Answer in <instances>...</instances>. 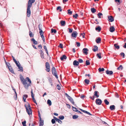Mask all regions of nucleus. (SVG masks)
Instances as JSON below:
<instances>
[{"label": "nucleus", "mask_w": 126, "mask_h": 126, "mask_svg": "<svg viewBox=\"0 0 126 126\" xmlns=\"http://www.w3.org/2000/svg\"><path fill=\"white\" fill-rule=\"evenodd\" d=\"M20 78L24 88L26 89H28L29 87L31 86V80L28 77H27L25 79L22 75H20Z\"/></svg>", "instance_id": "1"}, {"label": "nucleus", "mask_w": 126, "mask_h": 126, "mask_svg": "<svg viewBox=\"0 0 126 126\" xmlns=\"http://www.w3.org/2000/svg\"><path fill=\"white\" fill-rule=\"evenodd\" d=\"M25 106L26 109V111L28 115H30L32 114V110L30 104L28 103L27 105H25Z\"/></svg>", "instance_id": "2"}, {"label": "nucleus", "mask_w": 126, "mask_h": 126, "mask_svg": "<svg viewBox=\"0 0 126 126\" xmlns=\"http://www.w3.org/2000/svg\"><path fill=\"white\" fill-rule=\"evenodd\" d=\"M51 71L53 74L55 76L57 79H58V77L56 69L54 67H52L51 69Z\"/></svg>", "instance_id": "3"}, {"label": "nucleus", "mask_w": 126, "mask_h": 126, "mask_svg": "<svg viewBox=\"0 0 126 126\" xmlns=\"http://www.w3.org/2000/svg\"><path fill=\"white\" fill-rule=\"evenodd\" d=\"M45 67L46 68L45 69L46 71L47 72H49L50 70V65L48 62H47L46 63Z\"/></svg>", "instance_id": "4"}, {"label": "nucleus", "mask_w": 126, "mask_h": 126, "mask_svg": "<svg viewBox=\"0 0 126 126\" xmlns=\"http://www.w3.org/2000/svg\"><path fill=\"white\" fill-rule=\"evenodd\" d=\"M31 6H29L28 5L27 9V16L28 17H29L31 15V11L30 8L31 7Z\"/></svg>", "instance_id": "5"}, {"label": "nucleus", "mask_w": 126, "mask_h": 126, "mask_svg": "<svg viewBox=\"0 0 126 126\" xmlns=\"http://www.w3.org/2000/svg\"><path fill=\"white\" fill-rule=\"evenodd\" d=\"M31 96L32 98V100L37 105V103L36 101L34 98V94H33V90L32 89L31 91Z\"/></svg>", "instance_id": "6"}, {"label": "nucleus", "mask_w": 126, "mask_h": 126, "mask_svg": "<svg viewBox=\"0 0 126 126\" xmlns=\"http://www.w3.org/2000/svg\"><path fill=\"white\" fill-rule=\"evenodd\" d=\"M65 95H66L67 97V98L69 100L70 102H71L74 105L75 103L73 98L72 97H71L68 94L66 93L65 94Z\"/></svg>", "instance_id": "7"}, {"label": "nucleus", "mask_w": 126, "mask_h": 126, "mask_svg": "<svg viewBox=\"0 0 126 126\" xmlns=\"http://www.w3.org/2000/svg\"><path fill=\"white\" fill-rule=\"evenodd\" d=\"M41 26H42L40 25H39L38 26V28L40 30L39 33L41 36L44 35V32L42 31V30L41 29Z\"/></svg>", "instance_id": "8"}, {"label": "nucleus", "mask_w": 126, "mask_h": 126, "mask_svg": "<svg viewBox=\"0 0 126 126\" xmlns=\"http://www.w3.org/2000/svg\"><path fill=\"white\" fill-rule=\"evenodd\" d=\"M35 0H29L28 4V5L32 6V4L34 2Z\"/></svg>", "instance_id": "9"}, {"label": "nucleus", "mask_w": 126, "mask_h": 126, "mask_svg": "<svg viewBox=\"0 0 126 126\" xmlns=\"http://www.w3.org/2000/svg\"><path fill=\"white\" fill-rule=\"evenodd\" d=\"M95 102L97 105H100L102 104V101L99 99H97L96 100Z\"/></svg>", "instance_id": "10"}, {"label": "nucleus", "mask_w": 126, "mask_h": 126, "mask_svg": "<svg viewBox=\"0 0 126 126\" xmlns=\"http://www.w3.org/2000/svg\"><path fill=\"white\" fill-rule=\"evenodd\" d=\"M78 33L76 31H74L72 33L71 36L72 37L76 38L77 36Z\"/></svg>", "instance_id": "11"}, {"label": "nucleus", "mask_w": 126, "mask_h": 126, "mask_svg": "<svg viewBox=\"0 0 126 126\" xmlns=\"http://www.w3.org/2000/svg\"><path fill=\"white\" fill-rule=\"evenodd\" d=\"M39 126H43L44 124V121L43 120H41V118L40 117V118H39Z\"/></svg>", "instance_id": "12"}, {"label": "nucleus", "mask_w": 126, "mask_h": 126, "mask_svg": "<svg viewBox=\"0 0 126 126\" xmlns=\"http://www.w3.org/2000/svg\"><path fill=\"white\" fill-rule=\"evenodd\" d=\"M106 74L107 75H111L113 74V72L112 71H109L108 70H107L106 71Z\"/></svg>", "instance_id": "13"}, {"label": "nucleus", "mask_w": 126, "mask_h": 126, "mask_svg": "<svg viewBox=\"0 0 126 126\" xmlns=\"http://www.w3.org/2000/svg\"><path fill=\"white\" fill-rule=\"evenodd\" d=\"M108 18L109 19V22H112L114 20L113 18L111 16H108Z\"/></svg>", "instance_id": "14"}, {"label": "nucleus", "mask_w": 126, "mask_h": 126, "mask_svg": "<svg viewBox=\"0 0 126 126\" xmlns=\"http://www.w3.org/2000/svg\"><path fill=\"white\" fill-rule=\"evenodd\" d=\"M88 50H89L87 48H84L83 49V52L85 55H87L88 54L87 51H88Z\"/></svg>", "instance_id": "15"}, {"label": "nucleus", "mask_w": 126, "mask_h": 126, "mask_svg": "<svg viewBox=\"0 0 126 126\" xmlns=\"http://www.w3.org/2000/svg\"><path fill=\"white\" fill-rule=\"evenodd\" d=\"M39 51L40 52V56L42 59H44V53H43V52L42 50H40Z\"/></svg>", "instance_id": "16"}, {"label": "nucleus", "mask_w": 126, "mask_h": 126, "mask_svg": "<svg viewBox=\"0 0 126 126\" xmlns=\"http://www.w3.org/2000/svg\"><path fill=\"white\" fill-rule=\"evenodd\" d=\"M79 110H80L81 111L85 113H87L89 115H92L89 112L85 110H83L81 109H79Z\"/></svg>", "instance_id": "17"}, {"label": "nucleus", "mask_w": 126, "mask_h": 126, "mask_svg": "<svg viewBox=\"0 0 126 126\" xmlns=\"http://www.w3.org/2000/svg\"><path fill=\"white\" fill-rule=\"evenodd\" d=\"M115 30L114 27L113 26H112L110 28V31L111 32H113Z\"/></svg>", "instance_id": "18"}, {"label": "nucleus", "mask_w": 126, "mask_h": 126, "mask_svg": "<svg viewBox=\"0 0 126 126\" xmlns=\"http://www.w3.org/2000/svg\"><path fill=\"white\" fill-rule=\"evenodd\" d=\"M54 118L55 119V120L56 121L58 122L60 124H61L62 123V122L59 119H58L55 117H54Z\"/></svg>", "instance_id": "19"}, {"label": "nucleus", "mask_w": 126, "mask_h": 126, "mask_svg": "<svg viewBox=\"0 0 126 126\" xmlns=\"http://www.w3.org/2000/svg\"><path fill=\"white\" fill-rule=\"evenodd\" d=\"M96 43H100L101 41V38L100 37H98L97 39H96Z\"/></svg>", "instance_id": "20"}, {"label": "nucleus", "mask_w": 126, "mask_h": 126, "mask_svg": "<svg viewBox=\"0 0 126 126\" xmlns=\"http://www.w3.org/2000/svg\"><path fill=\"white\" fill-rule=\"evenodd\" d=\"M98 93H99L97 91H95L94 92V96L96 98L98 97L99 96V94H98Z\"/></svg>", "instance_id": "21"}, {"label": "nucleus", "mask_w": 126, "mask_h": 126, "mask_svg": "<svg viewBox=\"0 0 126 126\" xmlns=\"http://www.w3.org/2000/svg\"><path fill=\"white\" fill-rule=\"evenodd\" d=\"M28 95L27 94H24L23 96V99L24 102H26V98L28 97Z\"/></svg>", "instance_id": "22"}, {"label": "nucleus", "mask_w": 126, "mask_h": 126, "mask_svg": "<svg viewBox=\"0 0 126 126\" xmlns=\"http://www.w3.org/2000/svg\"><path fill=\"white\" fill-rule=\"evenodd\" d=\"M79 63L76 60H75L73 62V64L74 65L77 66L79 65Z\"/></svg>", "instance_id": "23"}, {"label": "nucleus", "mask_w": 126, "mask_h": 126, "mask_svg": "<svg viewBox=\"0 0 126 126\" xmlns=\"http://www.w3.org/2000/svg\"><path fill=\"white\" fill-rule=\"evenodd\" d=\"M67 58L66 56L65 55H63L60 58L61 60L63 61L64 59H66Z\"/></svg>", "instance_id": "24"}, {"label": "nucleus", "mask_w": 126, "mask_h": 126, "mask_svg": "<svg viewBox=\"0 0 126 126\" xmlns=\"http://www.w3.org/2000/svg\"><path fill=\"white\" fill-rule=\"evenodd\" d=\"M8 68L10 71L11 73H13V70L12 69V67H11V66H9L8 65Z\"/></svg>", "instance_id": "25"}, {"label": "nucleus", "mask_w": 126, "mask_h": 126, "mask_svg": "<svg viewBox=\"0 0 126 126\" xmlns=\"http://www.w3.org/2000/svg\"><path fill=\"white\" fill-rule=\"evenodd\" d=\"M110 109L111 110H113L115 109V106L114 105H111L110 107Z\"/></svg>", "instance_id": "26"}, {"label": "nucleus", "mask_w": 126, "mask_h": 126, "mask_svg": "<svg viewBox=\"0 0 126 126\" xmlns=\"http://www.w3.org/2000/svg\"><path fill=\"white\" fill-rule=\"evenodd\" d=\"M18 67V68L19 69L18 71H21L23 72V68L22 67H21L20 66V65H19V66H17Z\"/></svg>", "instance_id": "27"}, {"label": "nucleus", "mask_w": 126, "mask_h": 126, "mask_svg": "<svg viewBox=\"0 0 126 126\" xmlns=\"http://www.w3.org/2000/svg\"><path fill=\"white\" fill-rule=\"evenodd\" d=\"M31 40L32 41L33 44L35 45H37L38 44L37 41H35L34 38H32L31 39Z\"/></svg>", "instance_id": "28"}, {"label": "nucleus", "mask_w": 126, "mask_h": 126, "mask_svg": "<svg viewBox=\"0 0 126 126\" xmlns=\"http://www.w3.org/2000/svg\"><path fill=\"white\" fill-rule=\"evenodd\" d=\"M98 50V47L97 46H94V48L93 49V50L94 52H96Z\"/></svg>", "instance_id": "29"}, {"label": "nucleus", "mask_w": 126, "mask_h": 126, "mask_svg": "<svg viewBox=\"0 0 126 126\" xmlns=\"http://www.w3.org/2000/svg\"><path fill=\"white\" fill-rule=\"evenodd\" d=\"M60 23L62 26H63L65 25V22L64 21L62 20L60 22Z\"/></svg>", "instance_id": "30"}, {"label": "nucleus", "mask_w": 126, "mask_h": 126, "mask_svg": "<svg viewBox=\"0 0 126 126\" xmlns=\"http://www.w3.org/2000/svg\"><path fill=\"white\" fill-rule=\"evenodd\" d=\"M91 11L93 13H95L96 11V10L94 8H92L91 9Z\"/></svg>", "instance_id": "31"}, {"label": "nucleus", "mask_w": 126, "mask_h": 126, "mask_svg": "<svg viewBox=\"0 0 126 126\" xmlns=\"http://www.w3.org/2000/svg\"><path fill=\"white\" fill-rule=\"evenodd\" d=\"M95 29L96 30H98V32H100L101 30V28L100 27L98 26V27L96 28Z\"/></svg>", "instance_id": "32"}, {"label": "nucleus", "mask_w": 126, "mask_h": 126, "mask_svg": "<svg viewBox=\"0 0 126 126\" xmlns=\"http://www.w3.org/2000/svg\"><path fill=\"white\" fill-rule=\"evenodd\" d=\"M90 64L89 60H87L86 61V65L87 66L89 65Z\"/></svg>", "instance_id": "33"}, {"label": "nucleus", "mask_w": 126, "mask_h": 126, "mask_svg": "<svg viewBox=\"0 0 126 126\" xmlns=\"http://www.w3.org/2000/svg\"><path fill=\"white\" fill-rule=\"evenodd\" d=\"M104 102L105 104L106 105H108L109 104V102L106 99L104 100Z\"/></svg>", "instance_id": "34"}, {"label": "nucleus", "mask_w": 126, "mask_h": 126, "mask_svg": "<svg viewBox=\"0 0 126 126\" xmlns=\"http://www.w3.org/2000/svg\"><path fill=\"white\" fill-rule=\"evenodd\" d=\"M14 61L15 63L17 66H19L20 64L19 62H17L16 60Z\"/></svg>", "instance_id": "35"}, {"label": "nucleus", "mask_w": 126, "mask_h": 126, "mask_svg": "<svg viewBox=\"0 0 126 126\" xmlns=\"http://www.w3.org/2000/svg\"><path fill=\"white\" fill-rule=\"evenodd\" d=\"M29 35L31 37H33L34 34L32 33V32L31 31H30L29 32Z\"/></svg>", "instance_id": "36"}, {"label": "nucleus", "mask_w": 126, "mask_h": 126, "mask_svg": "<svg viewBox=\"0 0 126 126\" xmlns=\"http://www.w3.org/2000/svg\"><path fill=\"white\" fill-rule=\"evenodd\" d=\"M98 71L99 72H103L104 70V68H99L98 69Z\"/></svg>", "instance_id": "37"}, {"label": "nucleus", "mask_w": 126, "mask_h": 126, "mask_svg": "<svg viewBox=\"0 0 126 126\" xmlns=\"http://www.w3.org/2000/svg\"><path fill=\"white\" fill-rule=\"evenodd\" d=\"M84 81L87 84H88L90 82V81L89 80H88L87 79H85Z\"/></svg>", "instance_id": "38"}, {"label": "nucleus", "mask_w": 126, "mask_h": 126, "mask_svg": "<svg viewBox=\"0 0 126 126\" xmlns=\"http://www.w3.org/2000/svg\"><path fill=\"white\" fill-rule=\"evenodd\" d=\"M114 46L115 47V48H117V49H118L120 48V47L119 46L117 45V44H115L114 45Z\"/></svg>", "instance_id": "39"}, {"label": "nucleus", "mask_w": 126, "mask_h": 126, "mask_svg": "<svg viewBox=\"0 0 126 126\" xmlns=\"http://www.w3.org/2000/svg\"><path fill=\"white\" fill-rule=\"evenodd\" d=\"M97 15L98 16V17L99 18H101V16H102V14L101 13H99L97 14Z\"/></svg>", "instance_id": "40"}, {"label": "nucleus", "mask_w": 126, "mask_h": 126, "mask_svg": "<svg viewBox=\"0 0 126 126\" xmlns=\"http://www.w3.org/2000/svg\"><path fill=\"white\" fill-rule=\"evenodd\" d=\"M67 14L70 15H71L72 14V12L70 11V9H68L67 10Z\"/></svg>", "instance_id": "41"}, {"label": "nucleus", "mask_w": 126, "mask_h": 126, "mask_svg": "<svg viewBox=\"0 0 126 126\" xmlns=\"http://www.w3.org/2000/svg\"><path fill=\"white\" fill-rule=\"evenodd\" d=\"M47 103L49 106H50L51 105V102L50 100L48 99L47 100Z\"/></svg>", "instance_id": "42"}, {"label": "nucleus", "mask_w": 126, "mask_h": 126, "mask_svg": "<svg viewBox=\"0 0 126 126\" xmlns=\"http://www.w3.org/2000/svg\"><path fill=\"white\" fill-rule=\"evenodd\" d=\"M101 53H97L96 54L97 57L99 59H101Z\"/></svg>", "instance_id": "43"}, {"label": "nucleus", "mask_w": 126, "mask_h": 126, "mask_svg": "<svg viewBox=\"0 0 126 126\" xmlns=\"http://www.w3.org/2000/svg\"><path fill=\"white\" fill-rule=\"evenodd\" d=\"M57 31L56 29H51V32L52 33L54 32V33H56V32Z\"/></svg>", "instance_id": "44"}, {"label": "nucleus", "mask_w": 126, "mask_h": 126, "mask_svg": "<svg viewBox=\"0 0 126 126\" xmlns=\"http://www.w3.org/2000/svg\"><path fill=\"white\" fill-rule=\"evenodd\" d=\"M56 9L57 10H59L60 12H61L62 11V9L61 8V7L60 6H58V7H57Z\"/></svg>", "instance_id": "45"}, {"label": "nucleus", "mask_w": 126, "mask_h": 126, "mask_svg": "<svg viewBox=\"0 0 126 126\" xmlns=\"http://www.w3.org/2000/svg\"><path fill=\"white\" fill-rule=\"evenodd\" d=\"M48 80L50 84H51V86H52L53 85L52 80L51 79H49Z\"/></svg>", "instance_id": "46"}, {"label": "nucleus", "mask_w": 126, "mask_h": 126, "mask_svg": "<svg viewBox=\"0 0 126 126\" xmlns=\"http://www.w3.org/2000/svg\"><path fill=\"white\" fill-rule=\"evenodd\" d=\"M59 118L61 120H63L64 119V117L63 116L61 115L59 116Z\"/></svg>", "instance_id": "47"}, {"label": "nucleus", "mask_w": 126, "mask_h": 126, "mask_svg": "<svg viewBox=\"0 0 126 126\" xmlns=\"http://www.w3.org/2000/svg\"><path fill=\"white\" fill-rule=\"evenodd\" d=\"M78 117V116L76 115H74L73 116V118L74 119H77Z\"/></svg>", "instance_id": "48"}, {"label": "nucleus", "mask_w": 126, "mask_h": 126, "mask_svg": "<svg viewBox=\"0 0 126 126\" xmlns=\"http://www.w3.org/2000/svg\"><path fill=\"white\" fill-rule=\"evenodd\" d=\"M78 15L77 14H75V15H73V18H76L78 17Z\"/></svg>", "instance_id": "49"}, {"label": "nucleus", "mask_w": 126, "mask_h": 126, "mask_svg": "<svg viewBox=\"0 0 126 126\" xmlns=\"http://www.w3.org/2000/svg\"><path fill=\"white\" fill-rule=\"evenodd\" d=\"M26 121H24L22 122V124L23 126H26Z\"/></svg>", "instance_id": "50"}, {"label": "nucleus", "mask_w": 126, "mask_h": 126, "mask_svg": "<svg viewBox=\"0 0 126 126\" xmlns=\"http://www.w3.org/2000/svg\"><path fill=\"white\" fill-rule=\"evenodd\" d=\"M72 108L73 110L74 111H76V112H77V111L78 110H77V108H76L74 107H73V106H72Z\"/></svg>", "instance_id": "51"}, {"label": "nucleus", "mask_w": 126, "mask_h": 126, "mask_svg": "<svg viewBox=\"0 0 126 126\" xmlns=\"http://www.w3.org/2000/svg\"><path fill=\"white\" fill-rule=\"evenodd\" d=\"M120 54L121 56H122L123 58L125 57V54L124 53L122 52L120 53Z\"/></svg>", "instance_id": "52"}, {"label": "nucleus", "mask_w": 126, "mask_h": 126, "mask_svg": "<svg viewBox=\"0 0 126 126\" xmlns=\"http://www.w3.org/2000/svg\"><path fill=\"white\" fill-rule=\"evenodd\" d=\"M57 88L58 90H60L61 89L60 86L59 85L57 84Z\"/></svg>", "instance_id": "53"}, {"label": "nucleus", "mask_w": 126, "mask_h": 126, "mask_svg": "<svg viewBox=\"0 0 126 126\" xmlns=\"http://www.w3.org/2000/svg\"><path fill=\"white\" fill-rule=\"evenodd\" d=\"M55 121H56V120H55V119L54 118V119H52L51 120V122H52V123L53 124H55Z\"/></svg>", "instance_id": "54"}, {"label": "nucleus", "mask_w": 126, "mask_h": 126, "mask_svg": "<svg viewBox=\"0 0 126 126\" xmlns=\"http://www.w3.org/2000/svg\"><path fill=\"white\" fill-rule=\"evenodd\" d=\"M58 47L61 48H63V45L61 43L58 46Z\"/></svg>", "instance_id": "55"}, {"label": "nucleus", "mask_w": 126, "mask_h": 126, "mask_svg": "<svg viewBox=\"0 0 126 126\" xmlns=\"http://www.w3.org/2000/svg\"><path fill=\"white\" fill-rule=\"evenodd\" d=\"M68 29L69 30V32L70 33H71L72 32L73 30V29H70V28H68Z\"/></svg>", "instance_id": "56"}, {"label": "nucleus", "mask_w": 126, "mask_h": 126, "mask_svg": "<svg viewBox=\"0 0 126 126\" xmlns=\"http://www.w3.org/2000/svg\"><path fill=\"white\" fill-rule=\"evenodd\" d=\"M42 40H43L44 42H45V39L44 37V35L41 36Z\"/></svg>", "instance_id": "57"}, {"label": "nucleus", "mask_w": 126, "mask_h": 126, "mask_svg": "<svg viewBox=\"0 0 126 126\" xmlns=\"http://www.w3.org/2000/svg\"><path fill=\"white\" fill-rule=\"evenodd\" d=\"M78 62H79V63H82L83 62V61L81 59H79Z\"/></svg>", "instance_id": "58"}, {"label": "nucleus", "mask_w": 126, "mask_h": 126, "mask_svg": "<svg viewBox=\"0 0 126 126\" xmlns=\"http://www.w3.org/2000/svg\"><path fill=\"white\" fill-rule=\"evenodd\" d=\"M76 44L77 45V46L78 47H79L80 46V43L79 42H76Z\"/></svg>", "instance_id": "59"}, {"label": "nucleus", "mask_w": 126, "mask_h": 126, "mask_svg": "<svg viewBox=\"0 0 126 126\" xmlns=\"http://www.w3.org/2000/svg\"><path fill=\"white\" fill-rule=\"evenodd\" d=\"M119 67L120 68H121L120 69L121 70H122L123 69V67L122 66V65H120Z\"/></svg>", "instance_id": "60"}, {"label": "nucleus", "mask_w": 126, "mask_h": 126, "mask_svg": "<svg viewBox=\"0 0 126 126\" xmlns=\"http://www.w3.org/2000/svg\"><path fill=\"white\" fill-rule=\"evenodd\" d=\"M68 0H63V2L64 3H65L68 1Z\"/></svg>", "instance_id": "61"}, {"label": "nucleus", "mask_w": 126, "mask_h": 126, "mask_svg": "<svg viewBox=\"0 0 126 126\" xmlns=\"http://www.w3.org/2000/svg\"><path fill=\"white\" fill-rule=\"evenodd\" d=\"M44 48L45 50V51L47 50V47L46 46H44Z\"/></svg>", "instance_id": "62"}, {"label": "nucleus", "mask_w": 126, "mask_h": 126, "mask_svg": "<svg viewBox=\"0 0 126 126\" xmlns=\"http://www.w3.org/2000/svg\"><path fill=\"white\" fill-rule=\"evenodd\" d=\"M115 96L117 98H118L119 97V95L117 93H116L115 95Z\"/></svg>", "instance_id": "63"}, {"label": "nucleus", "mask_w": 126, "mask_h": 126, "mask_svg": "<svg viewBox=\"0 0 126 126\" xmlns=\"http://www.w3.org/2000/svg\"><path fill=\"white\" fill-rule=\"evenodd\" d=\"M67 106V107L69 108H70V106L68 104H66Z\"/></svg>", "instance_id": "64"}]
</instances>
